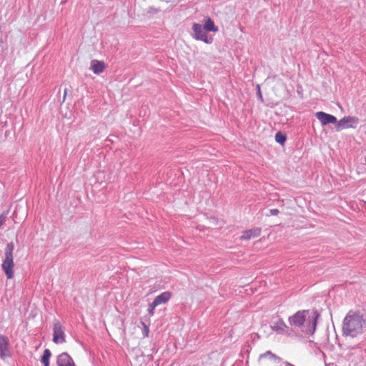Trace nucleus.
Masks as SVG:
<instances>
[{"instance_id": "nucleus-1", "label": "nucleus", "mask_w": 366, "mask_h": 366, "mask_svg": "<svg viewBox=\"0 0 366 366\" xmlns=\"http://www.w3.org/2000/svg\"><path fill=\"white\" fill-rule=\"evenodd\" d=\"M319 316L317 310H299L290 316L288 321L295 327L301 328L303 332L312 335L316 330Z\"/></svg>"}, {"instance_id": "nucleus-2", "label": "nucleus", "mask_w": 366, "mask_h": 366, "mask_svg": "<svg viewBox=\"0 0 366 366\" xmlns=\"http://www.w3.org/2000/svg\"><path fill=\"white\" fill-rule=\"evenodd\" d=\"M365 323V321L362 315L350 311L344 319L343 333L351 337H356L362 333Z\"/></svg>"}, {"instance_id": "nucleus-3", "label": "nucleus", "mask_w": 366, "mask_h": 366, "mask_svg": "<svg viewBox=\"0 0 366 366\" xmlns=\"http://www.w3.org/2000/svg\"><path fill=\"white\" fill-rule=\"evenodd\" d=\"M14 249V243L9 242L5 248V257L1 264L3 271L4 272L7 279H12L14 277V257L13 251Z\"/></svg>"}, {"instance_id": "nucleus-4", "label": "nucleus", "mask_w": 366, "mask_h": 366, "mask_svg": "<svg viewBox=\"0 0 366 366\" xmlns=\"http://www.w3.org/2000/svg\"><path fill=\"white\" fill-rule=\"evenodd\" d=\"M192 36L197 41H202L205 44H211L213 42V38L209 36L204 27L198 23H194L192 26Z\"/></svg>"}, {"instance_id": "nucleus-5", "label": "nucleus", "mask_w": 366, "mask_h": 366, "mask_svg": "<svg viewBox=\"0 0 366 366\" xmlns=\"http://www.w3.org/2000/svg\"><path fill=\"white\" fill-rule=\"evenodd\" d=\"M358 118L355 117L347 116L344 117L337 122L336 130L340 131L342 129L356 128L358 124Z\"/></svg>"}, {"instance_id": "nucleus-6", "label": "nucleus", "mask_w": 366, "mask_h": 366, "mask_svg": "<svg viewBox=\"0 0 366 366\" xmlns=\"http://www.w3.org/2000/svg\"><path fill=\"white\" fill-rule=\"evenodd\" d=\"M53 342L56 344H62L66 342L64 327L60 322L56 321L53 326Z\"/></svg>"}, {"instance_id": "nucleus-7", "label": "nucleus", "mask_w": 366, "mask_h": 366, "mask_svg": "<svg viewBox=\"0 0 366 366\" xmlns=\"http://www.w3.org/2000/svg\"><path fill=\"white\" fill-rule=\"evenodd\" d=\"M9 344L8 337L0 335V358L4 360L10 357Z\"/></svg>"}, {"instance_id": "nucleus-8", "label": "nucleus", "mask_w": 366, "mask_h": 366, "mask_svg": "<svg viewBox=\"0 0 366 366\" xmlns=\"http://www.w3.org/2000/svg\"><path fill=\"white\" fill-rule=\"evenodd\" d=\"M316 118L320 122L322 126H325L328 124H337V118L330 114H327L324 112H318L315 114Z\"/></svg>"}, {"instance_id": "nucleus-9", "label": "nucleus", "mask_w": 366, "mask_h": 366, "mask_svg": "<svg viewBox=\"0 0 366 366\" xmlns=\"http://www.w3.org/2000/svg\"><path fill=\"white\" fill-rule=\"evenodd\" d=\"M56 364L58 366H75L73 359L67 352H62L58 355Z\"/></svg>"}, {"instance_id": "nucleus-10", "label": "nucleus", "mask_w": 366, "mask_h": 366, "mask_svg": "<svg viewBox=\"0 0 366 366\" xmlns=\"http://www.w3.org/2000/svg\"><path fill=\"white\" fill-rule=\"evenodd\" d=\"M270 327L272 331L280 335L284 334L288 328L283 320L280 318L277 319L276 321H272Z\"/></svg>"}, {"instance_id": "nucleus-11", "label": "nucleus", "mask_w": 366, "mask_h": 366, "mask_svg": "<svg viewBox=\"0 0 366 366\" xmlns=\"http://www.w3.org/2000/svg\"><path fill=\"white\" fill-rule=\"evenodd\" d=\"M106 69V64L102 61H99L97 59H93L91 61L90 69L95 74H102Z\"/></svg>"}, {"instance_id": "nucleus-12", "label": "nucleus", "mask_w": 366, "mask_h": 366, "mask_svg": "<svg viewBox=\"0 0 366 366\" xmlns=\"http://www.w3.org/2000/svg\"><path fill=\"white\" fill-rule=\"evenodd\" d=\"M261 234V228L255 227L249 230L244 231L240 239L242 240H249L252 238L257 237Z\"/></svg>"}, {"instance_id": "nucleus-13", "label": "nucleus", "mask_w": 366, "mask_h": 366, "mask_svg": "<svg viewBox=\"0 0 366 366\" xmlns=\"http://www.w3.org/2000/svg\"><path fill=\"white\" fill-rule=\"evenodd\" d=\"M172 297V293L170 292H164L162 293H161L160 295H159L158 296H157L153 302L158 306L161 304H164L166 303L167 302H168L169 300V299L171 298Z\"/></svg>"}, {"instance_id": "nucleus-14", "label": "nucleus", "mask_w": 366, "mask_h": 366, "mask_svg": "<svg viewBox=\"0 0 366 366\" xmlns=\"http://www.w3.org/2000/svg\"><path fill=\"white\" fill-rule=\"evenodd\" d=\"M207 31H213L217 32L218 31V27L214 24L212 19L210 18H207L205 20L204 24L202 25Z\"/></svg>"}, {"instance_id": "nucleus-15", "label": "nucleus", "mask_w": 366, "mask_h": 366, "mask_svg": "<svg viewBox=\"0 0 366 366\" xmlns=\"http://www.w3.org/2000/svg\"><path fill=\"white\" fill-rule=\"evenodd\" d=\"M51 356V352L49 349H45L44 350L43 355L41 359V362L42 364H49V359Z\"/></svg>"}, {"instance_id": "nucleus-16", "label": "nucleus", "mask_w": 366, "mask_h": 366, "mask_svg": "<svg viewBox=\"0 0 366 366\" xmlns=\"http://www.w3.org/2000/svg\"><path fill=\"white\" fill-rule=\"evenodd\" d=\"M286 136L282 134L280 132H278L275 134V140L277 142L280 143V144H284V143L286 142Z\"/></svg>"}, {"instance_id": "nucleus-17", "label": "nucleus", "mask_w": 366, "mask_h": 366, "mask_svg": "<svg viewBox=\"0 0 366 366\" xmlns=\"http://www.w3.org/2000/svg\"><path fill=\"white\" fill-rule=\"evenodd\" d=\"M269 357V358L274 359V360H280V358L276 355L273 354L271 351H267L265 353L260 355V357Z\"/></svg>"}, {"instance_id": "nucleus-18", "label": "nucleus", "mask_w": 366, "mask_h": 366, "mask_svg": "<svg viewBox=\"0 0 366 366\" xmlns=\"http://www.w3.org/2000/svg\"><path fill=\"white\" fill-rule=\"evenodd\" d=\"M156 307H157V305L153 301L149 304L148 307V313L149 314L150 316L154 315V311Z\"/></svg>"}, {"instance_id": "nucleus-19", "label": "nucleus", "mask_w": 366, "mask_h": 366, "mask_svg": "<svg viewBox=\"0 0 366 366\" xmlns=\"http://www.w3.org/2000/svg\"><path fill=\"white\" fill-rule=\"evenodd\" d=\"M269 212L271 215H277L279 214V210L277 209H271Z\"/></svg>"}, {"instance_id": "nucleus-20", "label": "nucleus", "mask_w": 366, "mask_h": 366, "mask_svg": "<svg viewBox=\"0 0 366 366\" xmlns=\"http://www.w3.org/2000/svg\"><path fill=\"white\" fill-rule=\"evenodd\" d=\"M157 11H158V10H157V9L153 8V7H150V8H149V11H148V12H149V13H153V14H154V13H157Z\"/></svg>"}, {"instance_id": "nucleus-21", "label": "nucleus", "mask_w": 366, "mask_h": 366, "mask_svg": "<svg viewBox=\"0 0 366 366\" xmlns=\"http://www.w3.org/2000/svg\"><path fill=\"white\" fill-rule=\"evenodd\" d=\"M148 333H149V328H148V327L144 325V336H148Z\"/></svg>"}, {"instance_id": "nucleus-22", "label": "nucleus", "mask_w": 366, "mask_h": 366, "mask_svg": "<svg viewBox=\"0 0 366 366\" xmlns=\"http://www.w3.org/2000/svg\"><path fill=\"white\" fill-rule=\"evenodd\" d=\"M258 89H259V92H258L259 94H258V97H259V98H260V99H262V94H261V92H260L259 87H258Z\"/></svg>"}, {"instance_id": "nucleus-23", "label": "nucleus", "mask_w": 366, "mask_h": 366, "mask_svg": "<svg viewBox=\"0 0 366 366\" xmlns=\"http://www.w3.org/2000/svg\"><path fill=\"white\" fill-rule=\"evenodd\" d=\"M285 366H295V365H292V364H291L290 362H286L285 363Z\"/></svg>"}, {"instance_id": "nucleus-24", "label": "nucleus", "mask_w": 366, "mask_h": 366, "mask_svg": "<svg viewBox=\"0 0 366 366\" xmlns=\"http://www.w3.org/2000/svg\"><path fill=\"white\" fill-rule=\"evenodd\" d=\"M66 95V89H65V90H64V94L63 101H64V100H65Z\"/></svg>"}, {"instance_id": "nucleus-25", "label": "nucleus", "mask_w": 366, "mask_h": 366, "mask_svg": "<svg viewBox=\"0 0 366 366\" xmlns=\"http://www.w3.org/2000/svg\"><path fill=\"white\" fill-rule=\"evenodd\" d=\"M43 365H44V366H49V364H47V365L46 364H43Z\"/></svg>"}]
</instances>
